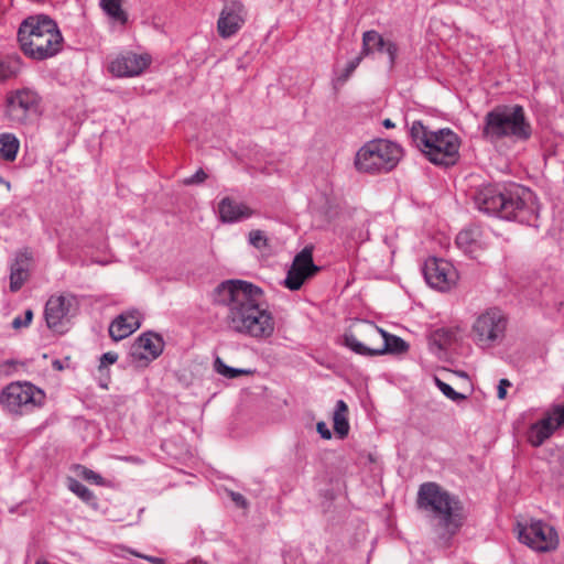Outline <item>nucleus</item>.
<instances>
[{"label": "nucleus", "instance_id": "aec40b11", "mask_svg": "<svg viewBox=\"0 0 564 564\" xmlns=\"http://www.w3.org/2000/svg\"><path fill=\"white\" fill-rule=\"evenodd\" d=\"M376 51H386L389 56L390 64H394L398 54L397 44L391 41H384L383 37L375 30L366 31L362 34V47L360 53L366 57Z\"/></svg>", "mask_w": 564, "mask_h": 564}, {"label": "nucleus", "instance_id": "5701e85b", "mask_svg": "<svg viewBox=\"0 0 564 564\" xmlns=\"http://www.w3.org/2000/svg\"><path fill=\"white\" fill-rule=\"evenodd\" d=\"M30 276V258L20 252L10 267V291L18 292Z\"/></svg>", "mask_w": 564, "mask_h": 564}, {"label": "nucleus", "instance_id": "a211bd4d", "mask_svg": "<svg viewBox=\"0 0 564 564\" xmlns=\"http://www.w3.org/2000/svg\"><path fill=\"white\" fill-rule=\"evenodd\" d=\"M148 55L128 52L116 57L109 65V72L117 77H133L140 75L149 65Z\"/></svg>", "mask_w": 564, "mask_h": 564}, {"label": "nucleus", "instance_id": "72a5a7b5", "mask_svg": "<svg viewBox=\"0 0 564 564\" xmlns=\"http://www.w3.org/2000/svg\"><path fill=\"white\" fill-rule=\"evenodd\" d=\"M434 381H435L436 387L449 400L458 403V402L467 399V397L465 394L455 391L448 383L442 381L440 378L435 377Z\"/></svg>", "mask_w": 564, "mask_h": 564}, {"label": "nucleus", "instance_id": "20e7f679", "mask_svg": "<svg viewBox=\"0 0 564 564\" xmlns=\"http://www.w3.org/2000/svg\"><path fill=\"white\" fill-rule=\"evenodd\" d=\"M481 137L495 144L503 140L527 142L532 137V126L520 105H500L484 117Z\"/></svg>", "mask_w": 564, "mask_h": 564}, {"label": "nucleus", "instance_id": "473e14b6", "mask_svg": "<svg viewBox=\"0 0 564 564\" xmlns=\"http://www.w3.org/2000/svg\"><path fill=\"white\" fill-rule=\"evenodd\" d=\"M214 369L217 373L221 375L225 378L234 379L239 376L251 375L252 371L250 369L242 368H234L227 366L220 357H216L214 361Z\"/></svg>", "mask_w": 564, "mask_h": 564}, {"label": "nucleus", "instance_id": "58836bf2", "mask_svg": "<svg viewBox=\"0 0 564 564\" xmlns=\"http://www.w3.org/2000/svg\"><path fill=\"white\" fill-rule=\"evenodd\" d=\"M511 387V382L508 379H500L498 389H497V397L500 400H503L507 397V388Z\"/></svg>", "mask_w": 564, "mask_h": 564}, {"label": "nucleus", "instance_id": "412c9836", "mask_svg": "<svg viewBox=\"0 0 564 564\" xmlns=\"http://www.w3.org/2000/svg\"><path fill=\"white\" fill-rule=\"evenodd\" d=\"M141 326L140 313L137 310L120 314L109 326L110 337L119 341L130 336Z\"/></svg>", "mask_w": 564, "mask_h": 564}, {"label": "nucleus", "instance_id": "bb28decb", "mask_svg": "<svg viewBox=\"0 0 564 564\" xmlns=\"http://www.w3.org/2000/svg\"><path fill=\"white\" fill-rule=\"evenodd\" d=\"M362 335L366 337V340L368 344H365V343L358 340V338L352 333H346L344 335L345 346L348 347L354 352H356L357 355L378 356L377 354H375L377 345H373V343L376 340H372L370 343L369 338L364 333H362Z\"/></svg>", "mask_w": 564, "mask_h": 564}, {"label": "nucleus", "instance_id": "e433bc0d", "mask_svg": "<svg viewBox=\"0 0 564 564\" xmlns=\"http://www.w3.org/2000/svg\"><path fill=\"white\" fill-rule=\"evenodd\" d=\"M82 477L96 485H101L104 482V478L99 474L88 468H83Z\"/></svg>", "mask_w": 564, "mask_h": 564}, {"label": "nucleus", "instance_id": "49530a36", "mask_svg": "<svg viewBox=\"0 0 564 564\" xmlns=\"http://www.w3.org/2000/svg\"><path fill=\"white\" fill-rule=\"evenodd\" d=\"M54 365H55L56 367H58V369H62V366L59 365V362H58V361H56Z\"/></svg>", "mask_w": 564, "mask_h": 564}, {"label": "nucleus", "instance_id": "423d86ee", "mask_svg": "<svg viewBox=\"0 0 564 564\" xmlns=\"http://www.w3.org/2000/svg\"><path fill=\"white\" fill-rule=\"evenodd\" d=\"M417 505L431 512L449 534H454L462 525L460 501L435 482L420 486Z\"/></svg>", "mask_w": 564, "mask_h": 564}, {"label": "nucleus", "instance_id": "7ed1b4c3", "mask_svg": "<svg viewBox=\"0 0 564 564\" xmlns=\"http://www.w3.org/2000/svg\"><path fill=\"white\" fill-rule=\"evenodd\" d=\"M18 40L23 53L37 61L57 55L63 36L57 23L45 14L28 17L19 26Z\"/></svg>", "mask_w": 564, "mask_h": 564}, {"label": "nucleus", "instance_id": "0eeeda50", "mask_svg": "<svg viewBox=\"0 0 564 564\" xmlns=\"http://www.w3.org/2000/svg\"><path fill=\"white\" fill-rule=\"evenodd\" d=\"M403 155L402 148L390 140L376 139L365 143L356 153L355 167L368 174L392 171Z\"/></svg>", "mask_w": 564, "mask_h": 564}, {"label": "nucleus", "instance_id": "a19ab883", "mask_svg": "<svg viewBox=\"0 0 564 564\" xmlns=\"http://www.w3.org/2000/svg\"><path fill=\"white\" fill-rule=\"evenodd\" d=\"M131 554H133L137 557L143 558L148 562L154 563V564H163L164 561L161 557L150 556V555H143L134 551H130Z\"/></svg>", "mask_w": 564, "mask_h": 564}, {"label": "nucleus", "instance_id": "f03ea898", "mask_svg": "<svg viewBox=\"0 0 564 564\" xmlns=\"http://www.w3.org/2000/svg\"><path fill=\"white\" fill-rule=\"evenodd\" d=\"M474 202L488 215L538 227L539 205L532 191L520 185L487 184L479 187Z\"/></svg>", "mask_w": 564, "mask_h": 564}, {"label": "nucleus", "instance_id": "39448f33", "mask_svg": "<svg viewBox=\"0 0 564 564\" xmlns=\"http://www.w3.org/2000/svg\"><path fill=\"white\" fill-rule=\"evenodd\" d=\"M410 135L415 147L436 165H453L459 153L460 139L448 128L431 130L421 121H413Z\"/></svg>", "mask_w": 564, "mask_h": 564}, {"label": "nucleus", "instance_id": "a878e982", "mask_svg": "<svg viewBox=\"0 0 564 564\" xmlns=\"http://www.w3.org/2000/svg\"><path fill=\"white\" fill-rule=\"evenodd\" d=\"M20 149V141L15 134L3 132L0 134V156L2 160L13 162Z\"/></svg>", "mask_w": 564, "mask_h": 564}, {"label": "nucleus", "instance_id": "79ce46f5", "mask_svg": "<svg viewBox=\"0 0 564 564\" xmlns=\"http://www.w3.org/2000/svg\"><path fill=\"white\" fill-rule=\"evenodd\" d=\"M230 497L239 507L245 508L247 506V500L241 494L231 491Z\"/></svg>", "mask_w": 564, "mask_h": 564}, {"label": "nucleus", "instance_id": "ea45409f", "mask_svg": "<svg viewBox=\"0 0 564 564\" xmlns=\"http://www.w3.org/2000/svg\"><path fill=\"white\" fill-rule=\"evenodd\" d=\"M316 430L322 438L329 440L332 437V432L325 422H318L316 425Z\"/></svg>", "mask_w": 564, "mask_h": 564}, {"label": "nucleus", "instance_id": "9b49d317", "mask_svg": "<svg viewBox=\"0 0 564 564\" xmlns=\"http://www.w3.org/2000/svg\"><path fill=\"white\" fill-rule=\"evenodd\" d=\"M517 533L521 543L540 553L552 552L558 546L556 530L541 520H532L525 524L518 523Z\"/></svg>", "mask_w": 564, "mask_h": 564}, {"label": "nucleus", "instance_id": "6e6552de", "mask_svg": "<svg viewBox=\"0 0 564 564\" xmlns=\"http://www.w3.org/2000/svg\"><path fill=\"white\" fill-rule=\"evenodd\" d=\"M45 393L29 381L7 384L0 393V404L11 414L24 415L44 405Z\"/></svg>", "mask_w": 564, "mask_h": 564}, {"label": "nucleus", "instance_id": "393cba45", "mask_svg": "<svg viewBox=\"0 0 564 564\" xmlns=\"http://www.w3.org/2000/svg\"><path fill=\"white\" fill-rule=\"evenodd\" d=\"M333 426L339 438H344L349 433L348 406L344 400H338L333 416Z\"/></svg>", "mask_w": 564, "mask_h": 564}, {"label": "nucleus", "instance_id": "37998d69", "mask_svg": "<svg viewBox=\"0 0 564 564\" xmlns=\"http://www.w3.org/2000/svg\"><path fill=\"white\" fill-rule=\"evenodd\" d=\"M12 327L14 329H19L21 327H25L24 324H23V318L21 316L14 317L13 321H12Z\"/></svg>", "mask_w": 564, "mask_h": 564}, {"label": "nucleus", "instance_id": "f704fd0d", "mask_svg": "<svg viewBox=\"0 0 564 564\" xmlns=\"http://www.w3.org/2000/svg\"><path fill=\"white\" fill-rule=\"evenodd\" d=\"M249 243L254 247L256 249H263L268 245V239L262 230H251L249 232Z\"/></svg>", "mask_w": 564, "mask_h": 564}, {"label": "nucleus", "instance_id": "dca6fc26", "mask_svg": "<svg viewBox=\"0 0 564 564\" xmlns=\"http://www.w3.org/2000/svg\"><path fill=\"white\" fill-rule=\"evenodd\" d=\"M247 10L239 0H225L217 21V32L220 37L229 39L243 26Z\"/></svg>", "mask_w": 564, "mask_h": 564}, {"label": "nucleus", "instance_id": "b1692460", "mask_svg": "<svg viewBox=\"0 0 564 564\" xmlns=\"http://www.w3.org/2000/svg\"><path fill=\"white\" fill-rule=\"evenodd\" d=\"M456 245L466 254L475 257L484 248L481 229L473 226L462 230L456 237Z\"/></svg>", "mask_w": 564, "mask_h": 564}, {"label": "nucleus", "instance_id": "2f4dec72", "mask_svg": "<svg viewBox=\"0 0 564 564\" xmlns=\"http://www.w3.org/2000/svg\"><path fill=\"white\" fill-rule=\"evenodd\" d=\"M118 360V354L113 351L105 352L100 357V362L98 367V371L102 378L99 379V386L104 389L108 388V381H109V369L108 366L115 364Z\"/></svg>", "mask_w": 564, "mask_h": 564}, {"label": "nucleus", "instance_id": "7c9ffc66", "mask_svg": "<svg viewBox=\"0 0 564 564\" xmlns=\"http://www.w3.org/2000/svg\"><path fill=\"white\" fill-rule=\"evenodd\" d=\"M68 489L87 505L97 508L98 502L94 492L79 480L75 478H69Z\"/></svg>", "mask_w": 564, "mask_h": 564}, {"label": "nucleus", "instance_id": "6ab92c4d", "mask_svg": "<svg viewBox=\"0 0 564 564\" xmlns=\"http://www.w3.org/2000/svg\"><path fill=\"white\" fill-rule=\"evenodd\" d=\"M164 348V341L158 334L148 332L142 334L132 346V355L140 359L154 360Z\"/></svg>", "mask_w": 564, "mask_h": 564}, {"label": "nucleus", "instance_id": "9d476101", "mask_svg": "<svg viewBox=\"0 0 564 564\" xmlns=\"http://www.w3.org/2000/svg\"><path fill=\"white\" fill-rule=\"evenodd\" d=\"M41 96L31 88H21L7 96L6 117L13 123L26 124L40 115Z\"/></svg>", "mask_w": 564, "mask_h": 564}, {"label": "nucleus", "instance_id": "4be33fe9", "mask_svg": "<svg viewBox=\"0 0 564 564\" xmlns=\"http://www.w3.org/2000/svg\"><path fill=\"white\" fill-rule=\"evenodd\" d=\"M219 219L232 224L250 218L253 210L243 203H237L230 197H224L218 204Z\"/></svg>", "mask_w": 564, "mask_h": 564}, {"label": "nucleus", "instance_id": "c756f323", "mask_svg": "<svg viewBox=\"0 0 564 564\" xmlns=\"http://www.w3.org/2000/svg\"><path fill=\"white\" fill-rule=\"evenodd\" d=\"M100 7L115 22L122 25L127 23L128 14L122 9V0H100Z\"/></svg>", "mask_w": 564, "mask_h": 564}, {"label": "nucleus", "instance_id": "cd10ccee", "mask_svg": "<svg viewBox=\"0 0 564 564\" xmlns=\"http://www.w3.org/2000/svg\"><path fill=\"white\" fill-rule=\"evenodd\" d=\"M22 67L21 57L17 54L0 58V82L18 76Z\"/></svg>", "mask_w": 564, "mask_h": 564}, {"label": "nucleus", "instance_id": "2eb2a0df", "mask_svg": "<svg viewBox=\"0 0 564 564\" xmlns=\"http://www.w3.org/2000/svg\"><path fill=\"white\" fill-rule=\"evenodd\" d=\"M319 271V268L313 262V252L311 247H305L299 252L286 273L284 285L291 291L301 289L306 279L313 276Z\"/></svg>", "mask_w": 564, "mask_h": 564}, {"label": "nucleus", "instance_id": "c9c22d12", "mask_svg": "<svg viewBox=\"0 0 564 564\" xmlns=\"http://www.w3.org/2000/svg\"><path fill=\"white\" fill-rule=\"evenodd\" d=\"M364 58H365V56L361 55V53H359L358 56H356L350 62H348L343 74L339 76V80L346 82L351 76V74L355 72V69L359 66V64L361 63V61Z\"/></svg>", "mask_w": 564, "mask_h": 564}, {"label": "nucleus", "instance_id": "ddd939ff", "mask_svg": "<svg viewBox=\"0 0 564 564\" xmlns=\"http://www.w3.org/2000/svg\"><path fill=\"white\" fill-rule=\"evenodd\" d=\"M423 274L429 285L442 292L451 290L458 280L454 265L444 259L437 258L425 261Z\"/></svg>", "mask_w": 564, "mask_h": 564}, {"label": "nucleus", "instance_id": "de8ad7c7", "mask_svg": "<svg viewBox=\"0 0 564 564\" xmlns=\"http://www.w3.org/2000/svg\"><path fill=\"white\" fill-rule=\"evenodd\" d=\"M54 365H55L56 367H58V369H62V366L59 365V362H58V361H56Z\"/></svg>", "mask_w": 564, "mask_h": 564}, {"label": "nucleus", "instance_id": "8fccbe9b", "mask_svg": "<svg viewBox=\"0 0 564 564\" xmlns=\"http://www.w3.org/2000/svg\"><path fill=\"white\" fill-rule=\"evenodd\" d=\"M35 564H47V563L37 561Z\"/></svg>", "mask_w": 564, "mask_h": 564}, {"label": "nucleus", "instance_id": "4c0bfd02", "mask_svg": "<svg viewBox=\"0 0 564 564\" xmlns=\"http://www.w3.org/2000/svg\"><path fill=\"white\" fill-rule=\"evenodd\" d=\"M207 178V174L204 170L199 169L191 177L184 180L185 185L200 184Z\"/></svg>", "mask_w": 564, "mask_h": 564}, {"label": "nucleus", "instance_id": "f257e3e1", "mask_svg": "<svg viewBox=\"0 0 564 564\" xmlns=\"http://www.w3.org/2000/svg\"><path fill=\"white\" fill-rule=\"evenodd\" d=\"M263 291L243 280H227L214 291V302L227 308L225 324L228 330L264 340L275 329V322L268 305L261 302Z\"/></svg>", "mask_w": 564, "mask_h": 564}, {"label": "nucleus", "instance_id": "09e8293b", "mask_svg": "<svg viewBox=\"0 0 564 564\" xmlns=\"http://www.w3.org/2000/svg\"><path fill=\"white\" fill-rule=\"evenodd\" d=\"M3 183H6V182H4L3 177L0 175V184H3Z\"/></svg>", "mask_w": 564, "mask_h": 564}, {"label": "nucleus", "instance_id": "c85d7f7f", "mask_svg": "<svg viewBox=\"0 0 564 564\" xmlns=\"http://www.w3.org/2000/svg\"><path fill=\"white\" fill-rule=\"evenodd\" d=\"M456 338V332L452 328H440L432 333L430 346L433 350H445Z\"/></svg>", "mask_w": 564, "mask_h": 564}, {"label": "nucleus", "instance_id": "f3484780", "mask_svg": "<svg viewBox=\"0 0 564 564\" xmlns=\"http://www.w3.org/2000/svg\"><path fill=\"white\" fill-rule=\"evenodd\" d=\"M361 326L364 334L369 338L370 343L372 340L379 341L375 350V354L378 356L387 352H404L408 349V344L402 338L388 334L373 323L365 322Z\"/></svg>", "mask_w": 564, "mask_h": 564}, {"label": "nucleus", "instance_id": "4468645a", "mask_svg": "<svg viewBox=\"0 0 564 564\" xmlns=\"http://www.w3.org/2000/svg\"><path fill=\"white\" fill-rule=\"evenodd\" d=\"M562 425H564V403L553 405L542 420L530 426L528 442L539 447Z\"/></svg>", "mask_w": 564, "mask_h": 564}, {"label": "nucleus", "instance_id": "f8f14e48", "mask_svg": "<svg viewBox=\"0 0 564 564\" xmlns=\"http://www.w3.org/2000/svg\"><path fill=\"white\" fill-rule=\"evenodd\" d=\"M79 307L78 299L72 293L52 295L44 310V317L50 329L63 333L69 318Z\"/></svg>", "mask_w": 564, "mask_h": 564}, {"label": "nucleus", "instance_id": "a18cd8bd", "mask_svg": "<svg viewBox=\"0 0 564 564\" xmlns=\"http://www.w3.org/2000/svg\"><path fill=\"white\" fill-rule=\"evenodd\" d=\"M383 126L386 128H393L394 127V123L391 121V119H384L383 120Z\"/></svg>", "mask_w": 564, "mask_h": 564}, {"label": "nucleus", "instance_id": "c03bdc74", "mask_svg": "<svg viewBox=\"0 0 564 564\" xmlns=\"http://www.w3.org/2000/svg\"><path fill=\"white\" fill-rule=\"evenodd\" d=\"M32 318H33L32 310H26L25 311V316L23 318L24 326H29L31 324V322H32Z\"/></svg>", "mask_w": 564, "mask_h": 564}, {"label": "nucleus", "instance_id": "1a4fd4ad", "mask_svg": "<svg viewBox=\"0 0 564 564\" xmlns=\"http://www.w3.org/2000/svg\"><path fill=\"white\" fill-rule=\"evenodd\" d=\"M508 319L498 308H489L477 316L471 326L474 343L482 349L492 348L502 343Z\"/></svg>", "mask_w": 564, "mask_h": 564}]
</instances>
